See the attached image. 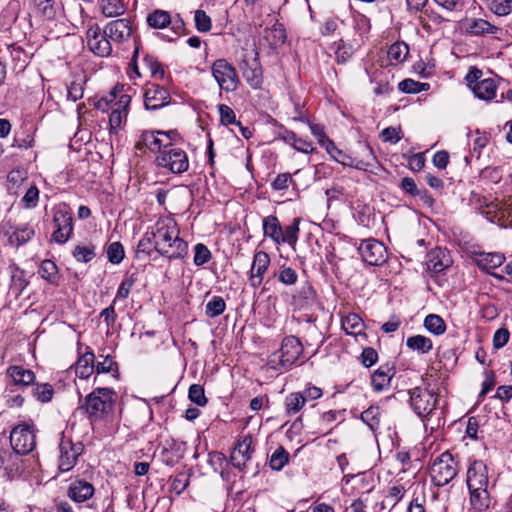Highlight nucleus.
I'll return each instance as SVG.
<instances>
[{"instance_id": "nucleus-19", "label": "nucleus", "mask_w": 512, "mask_h": 512, "mask_svg": "<svg viewBox=\"0 0 512 512\" xmlns=\"http://www.w3.org/2000/svg\"><path fill=\"white\" fill-rule=\"evenodd\" d=\"M252 451V437L247 435L238 441L234 447L230 455L231 464L235 468L242 470L246 466L247 461L250 460Z\"/></svg>"}, {"instance_id": "nucleus-51", "label": "nucleus", "mask_w": 512, "mask_h": 512, "mask_svg": "<svg viewBox=\"0 0 512 512\" xmlns=\"http://www.w3.org/2000/svg\"><path fill=\"white\" fill-rule=\"evenodd\" d=\"M194 264L196 266H202L211 259V252L206 245L198 243L194 248Z\"/></svg>"}, {"instance_id": "nucleus-57", "label": "nucleus", "mask_w": 512, "mask_h": 512, "mask_svg": "<svg viewBox=\"0 0 512 512\" xmlns=\"http://www.w3.org/2000/svg\"><path fill=\"white\" fill-rule=\"evenodd\" d=\"M153 242L152 231L145 233L144 237L138 242L136 248V255L140 257V254H149L151 251V245Z\"/></svg>"}, {"instance_id": "nucleus-5", "label": "nucleus", "mask_w": 512, "mask_h": 512, "mask_svg": "<svg viewBox=\"0 0 512 512\" xmlns=\"http://www.w3.org/2000/svg\"><path fill=\"white\" fill-rule=\"evenodd\" d=\"M211 73L220 90L233 92L240 83L236 69L226 59H217L211 66Z\"/></svg>"}, {"instance_id": "nucleus-20", "label": "nucleus", "mask_w": 512, "mask_h": 512, "mask_svg": "<svg viewBox=\"0 0 512 512\" xmlns=\"http://www.w3.org/2000/svg\"><path fill=\"white\" fill-rule=\"evenodd\" d=\"M472 259L479 269L490 273L492 269L500 267L506 258L500 252H474Z\"/></svg>"}, {"instance_id": "nucleus-23", "label": "nucleus", "mask_w": 512, "mask_h": 512, "mask_svg": "<svg viewBox=\"0 0 512 512\" xmlns=\"http://www.w3.org/2000/svg\"><path fill=\"white\" fill-rule=\"evenodd\" d=\"M427 257V267L435 273L442 272L451 264L448 252L440 248L431 251Z\"/></svg>"}, {"instance_id": "nucleus-7", "label": "nucleus", "mask_w": 512, "mask_h": 512, "mask_svg": "<svg viewBox=\"0 0 512 512\" xmlns=\"http://www.w3.org/2000/svg\"><path fill=\"white\" fill-rule=\"evenodd\" d=\"M10 444L21 456L28 455L36 447V436L33 429L21 424L14 427L10 433Z\"/></svg>"}, {"instance_id": "nucleus-38", "label": "nucleus", "mask_w": 512, "mask_h": 512, "mask_svg": "<svg viewBox=\"0 0 512 512\" xmlns=\"http://www.w3.org/2000/svg\"><path fill=\"white\" fill-rule=\"evenodd\" d=\"M305 398L302 397L300 392L289 394L285 399V408L288 415L298 413L305 405Z\"/></svg>"}, {"instance_id": "nucleus-2", "label": "nucleus", "mask_w": 512, "mask_h": 512, "mask_svg": "<svg viewBox=\"0 0 512 512\" xmlns=\"http://www.w3.org/2000/svg\"><path fill=\"white\" fill-rule=\"evenodd\" d=\"M117 394L110 388H96L89 393L79 406L93 422L103 419L113 411Z\"/></svg>"}, {"instance_id": "nucleus-59", "label": "nucleus", "mask_w": 512, "mask_h": 512, "mask_svg": "<svg viewBox=\"0 0 512 512\" xmlns=\"http://www.w3.org/2000/svg\"><path fill=\"white\" fill-rule=\"evenodd\" d=\"M298 275L296 271L290 267L283 268L278 276V280L285 285L296 283Z\"/></svg>"}, {"instance_id": "nucleus-25", "label": "nucleus", "mask_w": 512, "mask_h": 512, "mask_svg": "<svg viewBox=\"0 0 512 512\" xmlns=\"http://www.w3.org/2000/svg\"><path fill=\"white\" fill-rule=\"evenodd\" d=\"M286 30L283 24L276 22L272 27L264 30V40L272 48L283 45L286 41Z\"/></svg>"}, {"instance_id": "nucleus-43", "label": "nucleus", "mask_w": 512, "mask_h": 512, "mask_svg": "<svg viewBox=\"0 0 512 512\" xmlns=\"http://www.w3.org/2000/svg\"><path fill=\"white\" fill-rule=\"evenodd\" d=\"M408 53L409 48L404 42H396L392 44L388 50L389 58L397 62L404 61Z\"/></svg>"}, {"instance_id": "nucleus-40", "label": "nucleus", "mask_w": 512, "mask_h": 512, "mask_svg": "<svg viewBox=\"0 0 512 512\" xmlns=\"http://www.w3.org/2000/svg\"><path fill=\"white\" fill-rule=\"evenodd\" d=\"M424 326L429 332L435 335H441L446 330L444 320L439 315L436 314H429L428 316H426L424 320Z\"/></svg>"}, {"instance_id": "nucleus-29", "label": "nucleus", "mask_w": 512, "mask_h": 512, "mask_svg": "<svg viewBox=\"0 0 512 512\" xmlns=\"http://www.w3.org/2000/svg\"><path fill=\"white\" fill-rule=\"evenodd\" d=\"M470 504L476 512H484L490 506V495L487 489L469 490Z\"/></svg>"}, {"instance_id": "nucleus-46", "label": "nucleus", "mask_w": 512, "mask_h": 512, "mask_svg": "<svg viewBox=\"0 0 512 512\" xmlns=\"http://www.w3.org/2000/svg\"><path fill=\"white\" fill-rule=\"evenodd\" d=\"M125 256L123 245L120 242H113L107 248L109 262L119 264Z\"/></svg>"}, {"instance_id": "nucleus-24", "label": "nucleus", "mask_w": 512, "mask_h": 512, "mask_svg": "<svg viewBox=\"0 0 512 512\" xmlns=\"http://www.w3.org/2000/svg\"><path fill=\"white\" fill-rule=\"evenodd\" d=\"M475 96L481 100L491 101L496 96L497 85L492 78H485L472 86Z\"/></svg>"}, {"instance_id": "nucleus-36", "label": "nucleus", "mask_w": 512, "mask_h": 512, "mask_svg": "<svg viewBox=\"0 0 512 512\" xmlns=\"http://www.w3.org/2000/svg\"><path fill=\"white\" fill-rule=\"evenodd\" d=\"M85 77L78 76L67 86V98L73 102L81 99L84 93Z\"/></svg>"}, {"instance_id": "nucleus-28", "label": "nucleus", "mask_w": 512, "mask_h": 512, "mask_svg": "<svg viewBox=\"0 0 512 512\" xmlns=\"http://www.w3.org/2000/svg\"><path fill=\"white\" fill-rule=\"evenodd\" d=\"M393 375V368L388 365L380 366L372 375L371 382L374 389L376 391L383 390L390 384Z\"/></svg>"}, {"instance_id": "nucleus-13", "label": "nucleus", "mask_w": 512, "mask_h": 512, "mask_svg": "<svg viewBox=\"0 0 512 512\" xmlns=\"http://www.w3.org/2000/svg\"><path fill=\"white\" fill-rule=\"evenodd\" d=\"M104 33L115 43L127 41L133 34L131 21L127 18L112 20L104 27Z\"/></svg>"}, {"instance_id": "nucleus-54", "label": "nucleus", "mask_w": 512, "mask_h": 512, "mask_svg": "<svg viewBox=\"0 0 512 512\" xmlns=\"http://www.w3.org/2000/svg\"><path fill=\"white\" fill-rule=\"evenodd\" d=\"M37 400L45 403L49 402L54 394L53 387L48 383L38 384L33 392Z\"/></svg>"}, {"instance_id": "nucleus-18", "label": "nucleus", "mask_w": 512, "mask_h": 512, "mask_svg": "<svg viewBox=\"0 0 512 512\" xmlns=\"http://www.w3.org/2000/svg\"><path fill=\"white\" fill-rule=\"evenodd\" d=\"M487 467L482 461H474L467 471V485L469 490L487 489Z\"/></svg>"}, {"instance_id": "nucleus-53", "label": "nucleus", "mask_w": 512, "mask_h": 512, "mask_svg": "<svg viewBox=\"0 0 512 512\" xmlns=\"http://www.w3.org/2000/svg\"><path fill=\"white\" fill-rule=\"evenodd\" d=\"M196 29L199 32H208L211 29V18L203 10H196L194 15Z\"/></svg>"}, {"instance_id": "nucleus-63", "label": "nucleus", "mask_w": 512, "mask_h": 512, "mask_svg": "<svg viewBox=\"0 0 512 512\" xmlns=\"http://www.w3.org/2000/svg\"><path fill=\"white\" fill-rule=\"evenodd\" d=\"M362 364L365 367H371L378 359V354L375 349L371 347L364 348L361 354Z\"/></svg>"}, {"instance_id": "nucleus-12", "label": "nucleus", "mask_w": 512, "mask_h": 512, "mask_svg": "<svg viewBox=\"0 0 512 512\" xmlns=\"http://www.w3.org/2000/svg\"><path fill=\"white\" fill-rule=\"evenodd\" d=\"M53 222L56 229L52 239L58 244H64L73 233V218L70 213L58 210L54 213Z\"/></svg>"}, {"instance_id": "nucleus-9", "label": "nucleus", "mask_w": 512, "mask_h": 512, "mask_svg": "<svg viewBox=\"0 0 512 512\" xmlns=\"http://www.w3.org/2000/svg\"><path fill=\"white\" fill-rule=\"evenodd\" d=\"M83 444L81 442L73 443L70 439L62 437L59 444V470L61 472L70 471L77 462L78 457L83 452Z\"/></svg>"}, {"instance_id": "nucleus-64", "label": "nucleus", "mask_w": 512, "mask_h": 512, "mask_svg": "<svg viewBox=\"0 0 512 512\" xmlns=\"http://www.w3.org/2000/svg\"><path fill=\"white\" fill-rule=\"evenodd\" d=\"M401 130L394 127H387L381 132L382 139L385 142L397 143L401 139Z\"/></svg>"}, {"instance_id": "nucleus-35", "label": "nucleus", "mask_w": 512, "mask_h": 512, "mask_svg": "<svg viewBox=\"0 0 512 512\" xmlns=\"http://www.w3.org/2000/svg\"><path fill=\"white\" fill-rule=\"evenodd\" d=\"M34 235V230L28 225L17 227L13 233L9 236V242L20 246L29 241Z\"/></svg>"}, {"instance_id": "nucleus-34", "label": "nucleus", "mask_w": 512, "mask_h": 512, "mask_svg": "<svg viewBox=\"0 0 512 512\" xmlns=\"http://www.w3.org/2000/svg\"><path fill=\"white\" fill-rule=\"evenodd\" d=\"M341 326L347 334L357 335L362 330L363 321L357 314L350 313L342 318Z\"/></svg>"}, {"instance_id": "nucleus-33", "label": "nucleus", "mask_w": 512, "mask_h": 512, "mask_svg": "<svg viewBox=\"0 0 512 512\" xmlns=\"http://www.w3.org/2000/svg\"><path fill=\"white\" fill-rule=\"evenodd\" d=\"M147 23L151 28L162 29L172 23L170 14L164 10H155L148 14Z\"/></svg>"}, {"instance_id": "nucleus-3", "label": "nucleus", "mask_w": 512, "mask_h": 512, "mask_svg": "<svg viewBox=\"0 0 512 512\" xmlns=\"http://www.w3.org/2000/svg\"><path fill=\"white\" fill-rule=\"evenodd\" d=\"M457 473L458 464L449 452H444L437 457L430 468L431 480L438 487L448 484Z\"/></svg>"}, {"instance_id": "nucleus-42", "label": "nucleus", "mask_w": 512, "mask_h": 512, "mask_svg": "<svg viewBox=\"0 0 512 512\" xmlns=\"http://www.w3.org/2000/svg\"><path fill=\"white\" fill-rule=\"evenodd\" d=\"M225 308L226 303L224 299L220 296H213L206 304L205 312L208 317L214 318L221 315L225 311Z\"/></svg>"}, {"instance_id": "nucleus-22", "label": "nucleus", "mask_w": 512, "mask_h": 512, "mask_svg": "<svg viewBox=\"0 0 512 512\" xmlns=\"http://www.w3.org/2000/svg\"><path fill=\"white\" fill-rule=\"evenodd\" d=\"M6 374L12 379L14 385L27 387L34 383L35 374L30 369H25L23 366L11 365L7 368Z\"/></svg>"}, {"instance_id": "nucleus-49", "label": "nucleus", "mask_w": 512, "mask_h": 512, "mask_svg": "<svg viewBox=\"0 0 512 512\" xmlns=\"http://www.w3.org/2000/svg\"><path fill=\"white\" fill-rule=\"evenodd\" d=\"M188 396L189 399L198 406L203 407L207 404L204 388L199 384L190 386Z\"/></svg>"}, {"instance_id": "nucleus-15", "label": "nucleus", "mask_w": 512, "mask_h": 512, "mask_svg": "<svg viewBox=\"0 0 512 512\" xmlns=\"http://www.w3.org/2000/svg\"><path fill=\"white\" fill-rule=\"evenodd\" d=\"M0 470L11 479L18 476L23 470L21 455L14 449H0Z\"/></svg>"}, {"instance_id": "nucleus-47", "label": "nucleus", "mask_w": 512, "mask_h": 512, "mask_svg": "<svg viewBox=\"0 0 512 512\" xmlns=\"http://www.w3.org/2000/svg\"><path fill=\"white\" fill-rule=\"evenodd\" d=\"M36 4L41 15L47 19L52 20L56 16V9L53 0H33Z\"/></svg>"}, {"instance_id": "nucleus-4", "label": "nucleus", "mask_w": 512, "mask_h": 512, "mask_svg": "<svg viewBox=\"0 0 512 512\" xmlns=\"http://www.w3.org/2000/svg\"><path fill=\"white\" fill-rule=\"evenodd\" d=\"M410 405L414 412L422 418L429 416L436 408L438 396L427 387H415L409 390Z\"/></svg>"}, {"instance_id": "nucleus-55", "label": "nucleus", "mask_w": 512, "mask_h": 512, "mask_svg": "<svg viewBox=\"0 0 512 512\" xmlns=\"http://www.w3.org/2000/svg\"><path fill=\"white\" fill-rule=\"evenodd\" d=\"M326 150L331 155L333 159H335L337 162L343 164V165H350L347 160L350 159L349 156H347L345 153H343L341 150H339L335 144L329 140L326 139Z\"/></svg>"}, {"instance_id": "nucleus-16", "label": "nucleus", "mask_w": 512, "mask_h": 512, "mask_svg": "<svg viewBox=\"0 0 512 512\" xmlns=\"http://www.w3.org/2000/svg\"><path fill=\"white\" fill-rule=\"evenodd\" d=\"M270 265V257L265 251H257L253 257V263L249 276L250 286L253 288L259 287L262 282L265 273Z\"/></svg>"}, {"instance_id": "nucleus-32", "label": "nucleus", "mask_w": 512, "mask_h": 512, "mask_svg": "<svg viewBox=\"0 0 512 512\" xmlns=\"http://www.w3.org/2000/svg\"><path fill=\"white\" fill-rule=\"evenodd\" d=\"M406 345L411 350L417 351L421 354L428 353L433 347L431 339L423 335L409 337L406 341Z\"/></svg>"}, {"instance_id": "nucleus-31", "label": "nucleus", "mask_w": 512, "mask_h": 512, "mask_svg": "<svg viewBox=\"0 0 512 512\" xmlns=\"http://www.w3.org/2000/svg\"><path fill=\"white\" fill-rule=\"evenodd\" d=\"M102 13L109 18L118 17L125 13V5L122 0H101Z\"/></svg>"}, {"instance_id": "nucleus-58", "label": "nucleus", "mask_w": 512, "mask_h": 512, "mask_svg": "<svg viewBox=\"0 0 512 512\" xmlns=\"http://www.w3.org/2000/svg\"><path fill=\"white\" fill-rule=\"evenodd\" d=\"M127 116V111H123L119 108H112L109 116V123L111 130H117L120 128L123 119Z\"/></svg>"}, {"instance_id": "nucleus-37", "label": "nucleus", "mask_w": 512, "mask_h": 512, "mask_svg": "<svg viewBox=\"0 0 512 512\" xmlns=\"http://www.w3.org/2000/svg\"><path fill=\"white\" fill-rule=\"evenodd\" d=\"M289 461V453L283 446H279L271 455L269 465L271 469L280 471Z\"/></svg>"}, {"instance_id": "nucleus-21", "label": "nucleus", "mask_w": 512, "mask_h": 512, "mask_svg": "<svg viewBox=\"0 0 512 512\" xmlns=\"http://www.w3.org/2000/svg\"><path fill=\"white\" fill-rule=\"evenodd\" d=\"M95 493L94 486L85 480H75L68 488V496L75 502H84Z\"/></svg>"}, {"instance_id": "nucleus-48", "label": "nucleus", "mask_w": 512, "mask_h": 512, "mask_svg": "<svg viewBox=\"0 0 512 512\" xmlns=\"http://www.w3.org/2000/svg\"><path fill=\"white\" fill-rule=\"evenodd\" d=\"M143 65L147 68L152 77H164V70L161 64L153 56L147 55L143 58Z\"/></svg>"}, {"instance_id": "nucleus-60", "label": "nucleus", "mask_w": 512, "mask_h": 512, "mask_svg": "<svg viewBox=\"0 0 512 512\" xmlns=\"http://www.w3.org/2000/svg\"><path fill=\"white\" fill-rule=\"evenodd\" d=\"M292 182L291 174L289 173H281L276 176V178L271 183V186L274 190L280 191L288 188L289 183Z\"/></svg>"}, {"instance_id": "nucleus-61", "label": "nucleus", "mask_w": 512, "mask_h": 512, "mask_svg": "<svg viewBox=\"0 0 512 512\" xmlns=\"http://www.w3.org/2000/svg\"><path fill=\"white\" fill-rule=\"evenodd\" d=\"M509 337L510 333L506 328L498 329L493 336V346L496 349L502 348L504 345L507 344Z\"/></svg>"}, {"instance_id": "nucleus-26", "label": "nucleus", "mask_w": 512, "mask_h": 512, "mask_svg": "<svg viewBox=\"0 0 512 512\" xmlns=\"http://www.w3.org/2000/svg\"><path fill=\"white\" fill-rule=\"evenodd\" d=\"M94 353L87 351L82 354L75 365L76 375L82 379H87L94 371Z\"/></svg>"}, {"instance_id": "nucleus-14", "label": "nucleus", "mask_w": 512, "mask_h": 512, "mask_svg": "<svg viewBox=\"0 0 512 512\" xmlns=\"http://www.w3.org/2000/svg\"><path fill=\"white\" fill-rule=\"evenodd\" d=\"M170 102V94L167 89L158 84H149L144 92V105L146 109L156 110Z\"/></svg>"}, {"instance_id": "nucleus-56", "label": "nucleus", "mask_w": 512, "mask_h": 512, "mask_svg": "<svg viewBox=\"0 0 512 512\" xmlns=\"http://www.w3.org/2000/svg\"><path fill=\"white\" fill-rule=\"evenodd\" d=\"M219 115H220V122L223 125H230V124H236V116L231 107H229L226 104H220L218 106Z\"/></svg>"}, {"instance_id": "nucleus-62", "label": "nucleus", "mask_w": 512, "mask_h": 512, "mask_svg": "<svg viewBox=\"0 0 512 512\" xmlns=\"http://www.w3.org/2000/svg\"><path fill=\"white\" fill-rule=\"evenodd\" d=\"M34 138L29 133H23L22 136L16 134L13 140V147L28 149L33 146Z\"/></svg>"}, {"instance_id": "nucleus-52", "label": "nucleus", "mask_w": 512, "mask_h": 512, "mask_svg": "<svg viewBox=\"0 0 512 512\" xmlns=\"http://www.w3.org/2000/svg\"><path fill=\"white\" fill-rule=\"evenodd\" d=\"M73 256L77 261L89 262L95 257L94 247L77 245L73 250Z\"/></svg>"}, {"instance_id": "nucleus-10", "label": "nucleus", "mask_w": 512, "mask_h": 512, "mask_svg": "<svg viewBox=\"0 0 512 512\" xmlns=\"http://www.w3.org/2000/svg\"><path fill=\"white\" fill-rule=\"evenodd\" d=\"M87 46L91 52L97 56L107 57L112 52L110 39L105 35L104 29L101 30L98 25L89 27L86 32Z\"/></svg>"}, {"instance_id": "nucleus-11", "label": "nucleus", "mask_w": 512, "mask_h": 512, "mask_svg": "<svg viewBox=\"0 0 512 512\" xmlns=\"http://www.w3.org/2000/svg\"><path fill=\"white\" fill-rule=\"evenodd\" d=\"M358 250L362 256V259L367 264L372 266L382 265L387 259L386 247L383 243L375 239L362 241Z\"/></svg>"}, {"instance_id": "nucleus-8", "label": "nucleus", "mask_w": 512, "mask_h": 512, "mask_svg": "<svg viewBox=\"0 0 512 512\" xmlns=\"http://www.w3.org/2000/svg\"><path fill=\"white\" fill-rule=\"evenodd\" d=\"M155 161L158 166L167 168L175 174L183 173L189 167L188 157L185 151L180 148L171 147L168 150H163Z\"/></svg>"}, {"instance_id": "nucleus-27", "label": "nucleus", "mask_w": 512, "mask_h": 512, "mask_svg": "<svg viewBox=\"0 0 512 512\" xmlns=\"http://www.w3.org/2000/svg\"><path fill=\"white\" fill-rule=\"evenodd\" d=\"M263 233L265 237L271 238L276 244L282 239V227L276 216L270 215L263 219Z\"/></svg>"}, {"instance_id": "nucleus-17", "label": "nucleus", "mask_w": 512, "mask_h": 512, "mask_svg": "<svg viewBox=\"0 0 512 512\" xmlns=\"http://www.w3.org/2000/svg\"><path fill=\"white\" fill-rule=\"evenodd\" d=\"M171 134L173 132L145 131L143 132V143L151 152L161 154L163 150L172 147Z\"/></svg>"}, {"instance_id": "nucleus-6", "label": "nucleus", "mask_w": 512, "mask_h": 512, "mask_svg": "<svg viewBox=\"0 0 512 512\" xmlns=\"http://www.w3.org/2000/svg\"><path fill=\"white\" fill-rule=\"evenodd\" d=\"M303 347L301 342L295 336H287L283 339L279 351L271 355L269 363L274 365L278 362L284 369L291 367L301 356Z\"/></svg>"}, {"instance_id": "nucleus-41", "label": "nucleus", "mask_w": 512, "mask_h": 512, "mask_svg": "<svg viewBox=\"0 0 512 512\" xmlns=\"http://www.w3.org/2000/svg\"><path fill=\"white\" fill-rule=\"evenodd\" d=\"M39 274L41 277L48 282L55 284L57 283L59 276H58V268L56 264L51 260H44L41 263Z\"/></svg>"}, {"instance_id": "nucleus-45", "label": "nucleus", "mask_w": 512, "mask_h": 512, "mask_svg": "<svg viewBox=\"0 0 512 512\" xmlns=\"http://www.w3.org/2000/svg\"><path fill=\"white\" fill-rule=\"evenodd\" d=\"M489 8L498 16L508 15L512 12V0H489Z\"/></svg>"}, {"instance_id": "nucleus-44", "label": "nucleus", "mask_w": 512, "mask_h": 512, "mask_svg": "<svg viewBox=\"0 0 512 512\" xmlns=\"http://www.w3.org/2000/svg\"><path fill=\"white\" fill-rule=\"evenodd\" d=\"M399 89L404 93H418L429 89L428 83H422L413 79H405L399 83Z\"/></svg>"}, {"instance_id": "nucleus-1", "label": "nucleus", "mask_w": 512, "mask_h": 512, "mask_svg": "<svg viewBox=\"0 0 512 512\" xmlns=\"http://www.w3.org/2000/svg\"><path fill=\"white\" fill-rule=\"evenodd\" d=\"M154 249L169 260L184 258L188 253V244L179 237L174 219L160 218L152 229Z\"/></svg>"}, {"instance_id": "nucleus-50", "label": "nucleus", "mask_w": 512, "mask_h": 512, "mask_svg": "<svg viewBox=\"0 0 512 512\" xmlns=\"http://www.w3.org/2000/svg\"><path fill=\"white\" fill-rule=\"evenodd\" d=\"M243 77L246 79L250 87L254 89L259 88L262 83V73L258 67L244 69Z\"/></svg>"}, {"instance_id": "nucleus-30", "label": "nucleus", "mask_w": 512, "mask_h": 512, "mask_svg": "<svg viewBox=\"0 0 512 512\" xmlns=\"http://www.w3.org/2000/svg\"><path fill=\"white\" fill-rule=\"evenodd\" d=\"M467 31L471 35H483V34H496L499 31V28L492 25L490 22L477 18L472 19L467 26Z\"/></svg>"}, {"instance_id": "nucleus-39", "label": "nucleus", "mask_w": 512, "mask_h": 512, "mask_svg": "<svg viewBox=\"0 0 512 512\" xmlns=\"http://www.w3.org/2000/svg\"><path fill=\"white\" fill-rule=\"evenodd\" d=\"M299 218H294L293 222L285 228L282 229V239L281 243H288L292 248L295 247L298 240L299 233Z\"/></svg>"}]
</instances>
